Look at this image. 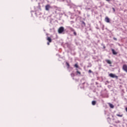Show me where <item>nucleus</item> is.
<instances>
[{
  "instance_id": "nucleus-18",
  "label": "nucleus",
  "mask_w": 127,
  "mask_h": 127,
  "mask_svg": "<svg viewBox=\"0 0 127 127\" xmlns=\"http://www.w3.org/2000/svg\"><path fill=\"white\" fill-rule=\"evenodd\" d=\"M73 34L75 36L77 35V33H76V31H75V30L73 31Z\"/></svg>"
},
{
  "instance_id": "nucleus-26",
  "label": "nucleus",
  "mask_w": 127,
  "mask_h": 127,
  "mask_svg": "<svg viewBox=\"0 0 127 127\" xmlns=\"http://www.w3.org/2000/svg\"><path fill=\"white\" fill-rule=\"evenodd\" d=\"M78 13H79V14H81V12L78 11Z\"/></svg>"
},
{
  "instance_id": "nucleus-4",
  "label": "nucleus",
  "mask_w": 127,
  "mask_h": 127,
  "mask_svg": "<svg viewBox=\"0 0 127 127\" xmlns=\"http://www.w3.org/2000/svg\"><path fill=\"white\" fill-rule=\"evenodd\" d=\"M123 70H124V71H126V73H127V64L123 65Z\"/></svg>"
},
{
  "instance_id": "nucleus-17",
  "label": "nucleus",
  "mask_w": 127,
  "mask_h": 127,
  "mask_svg": "<svg viewBox=\"0 0 127 127\" xmlns=\"http://www.w3.org/2000/svg\"><path fill=\"white\" fill-rule=\"evenodd\" d=\"M107 120H108V122L109 123V124H110V122H111V119L110 118H107Z\"/></svg>"
},
{
  "instance_id": "nucleus-7",
  "label": "nucleus",
  "mask_w": 127,
  "mask_h": 127,
  "mask_svg": "<svg viewBox=\"0 0 127 127\" xmlns=\"http://www.w3.org/2000/svg\"><path fill=\"white\" fill-rule=\"evenodd\" d=\"M105 21L106 22H107V23H110V18H109V17H105Z\"/></svg>"
},
{
  "instance_id": "nucleus-10",
  "label": "nucleus",
  "mask_w": 127,
  "mask_h": 127,
  "mask_svg": "<svg viewBox=\"0 0 127 127\" xmlns=\"http://www.w3.org/2000/svg\"><path fill=\"white\" fill-rule=\"evenodd\" d=\"M68 29H69L70 30V31L74 32L75 31V30L71 27H68Z\"/></svg>"
},
{
  "instance_id": "nucleus-2",
  "label": "nucleus",
  "mask_w": 127,
  "mask_h": 127,
  "mask_svg": "<svg viewBox=\"0 0 127 127\" xmlns=\"http://www.w3.org/2000/svg\"><path fill=\"white\" fill-rule=\"evenodd\" d=\"M109 75V77H111V78H115L116 79H118V78H119V77L117 75H116L114 73H110Z\"/></svg>"
},
{
  "instance_id": "nucleus-1",
  "label": "nucleus",
  "mask_w": 127,
  "mask_h": 127,
  "mask_svg": "<svg viewBox=\"0 0 127 127\" xmlns=\"http://www.w3.org/2000/svg\"><path fill=\"white\" fill-rule=\"evenodd\" d=\"M59 34H61L64 32V27H60L58 29Z\"/></svg>"
},
{
  "instance_id": "nucleus-24",
  "label": "nucleus",
  "mask_w": 127,
  "mask_h": 127,
  "mask_svg": "<svg viewBox=\"0 0 127 127\" xmlns=\"http://www.w3.org/2000/svg\"><path fill=\"white\" fill-rule=\"evenodd\" d=\"M70 23L71 24H73V23H74V21H70Z\"/></svg>"
},
{
  "instance_id": "nucleus-25",
  "label": "nucleus",
  "mask_w": 127,
  "mask_h": 127,
  "mask_svg": "<svg viewBox=\"0 0 127 127\" xmlns=\"http://www.w3.org/2000/svg\"><path fill=\"white\" fill-rule=\"evenodd\" d=\"M113 39H114V40H116V41H117V38H113Z\"/></svg>"
},
{
  "instance_id": "nucleus-13",
  "label": "nucleus",
  "mask_w": 127,
  "mask_h": 127,
  "mask_svg": "<svg viewBox=\"0 0 127 127\" xmlns=\"http://www.w3.org/2000/svg\"><path fill=\"white\" fill-rule=\"evenodd\" d=\"M109 106L111 109H114V105L111 103H109Z\"/></svg>"
},
{
  "instance_id": "nucleus-12",
  "label": "nucleus",
  "mask_w": 127,
  "mask_h": 127,
  "mask_svg": "<svg viewBox=\"0 0 127 127\" xmlns=\"http://www.w3.org/2000/svg\"><path fill=\"white\" fill-rule=\"evenodd\" d=\"M116 116H117V117H119L120 118H123L124 115H123V114H117Z\"/></svg>"
},
{
  "instance_id": "nucleus-6",
  "label": "nucleus",
  "mask_w": 127,
  "mask_h": 127,
  "mask_svg": "<svg viewBox=\"0 0 127 127\" xmlns=\"http://www.w3.org/2000/svg\"><path fill=\"white\" fill-rule=\"evenodd\" d=\"M111 50L113 55H117V54H118V53H117L114 49H112Z\"/></svg>"
},
{
  "instance_id": "nucleus-19",
  "label": "nucleus",
  "mask_w": 127,
  "mask_h": 127,
  "mask_svg": "<svg viewBox=\"0 0 127 127\" xmlns=\"http://www.w3.org/2000/svg\"><path fill=\"white\" fill-rule=\"evenodd\" d=\"M92 70L91 69H89L88 71V73H92Z\"/></svg>"
},
{
  "instance_id": "nucleus-20",
  "label": "nucleus",
  "mask_w": 127,
  "mask_h": 127,
  "mask_svg": "<svg viewBox=\"0 0 127 127\" xmlns=\"http://www.w3.org/2000/svg\"><path fill=\"white\" fill-rule=\"evenodd\" d=\"M74 75H75L74 74V73H71V77H74Z\"/></svg>"
},
{
  "instance_id": "nucleus-5",
  "label": "nucleus",
  "mask_w": 127,
  "mask_h": 127,
  "mask_svg": "<svg viewBox=\"0 0 127 127\" xmlns=\"http://www.w3.org/2000/svg\"><path fill=\"white\" fill-rule=\"evenodd\" d=\"M81 25L82 26V27H86V23H85V22H84V21H81Z\"/></svg>"
},
{
  "instance_id": "nucleus-8",
  "label": "nucleus",
  "mask_w": 127,
  "mask_h": 127,
  "mask_svg": "<svg viewBox=\"0 0 127 127\" xmlns=\"http://www.w3.org/2000/svg\"><path fill=\"white\" fill-rule=\"evenodd\" d=\"M47 40L49 42H52V39H51V38L50 37H47Z\"/></svg>"
},
{
  "instance_id": "nucleus-23",
  "label": "nucleus",
  "mask_w": 127,
  "mask_h": 127,
  "mask_svg": "<svg viewBox=\"0 0 127 127\" xmlns=\"http://www.w3.org/2000/svg\"><path fill=\"white\" fill-rule=\"evenodd\" d=\"M51 42H47V45H50V43H51Z\"/></svg>"
},
{
  "instance_id": "nucleus-16",
  "label": "nucleus",
  "mask_w": 127,
  "mask_h": 127,
  "mask_svg": "<svg viewBox=\"0 0 127 127\" xmlns=\"http://www.w3.org/2000/svg\"><path fill=\"white\" fill-rule=\"evenodd\" d=\"M66 66H67V68H69L70 67V64H69V63L66 62Z\"/></svg>"
},
{
  "instance_id": "nucleus-14",
  "label": "nucleus",
  "mask_w": 127,
  "mask_h": 127,
  "mask_svg": "<svg viewBox=\"0 0 127 127\" xmlns=\"http://www.w3.org/2000/svg\"><path fill=\"white\" fill-rule=\"evenodd\" d=\"M74 67H75V68H79V65H78V64H74Z\"/></svg>"
},
{
  "instance_id": "nucleus-28",
  "label": "nucleus",
  "mask_w": 127,
  "mask_h": 127,
  "mask_svg": "<svg viewBox=\"0 0 127 127\" xmlns=\"http://www.w3.org/2000/svg\"><path fill=\"white\" fill-rule=\"evenodd\" d=\"M107 0V1H110V0Z\"/></svg>"
},
{
  "instance_id": "nucleus-22",
  "label": "nucleus",
  "mask_w": 127,
  "mask_h": 127,
  "mask_svg": "<svg viewBox=\"0 0 127 127\" xmlns=\"http://www.w3.org/2000/svg\"><path fill=\"white\" fill-rule=\"evenodd\" d=\"M112 9H113L114 12H115V11H116V9H115V8L113 7Z\"/></svg>"
},
{
  "instance_id": "nucleus-3",
  "label": "nucleus",
  "mask_w": 127,
  "mask_h": 127,
  "mask_svg": "<svg viewBox=\"0 0 127 127\" xmlns=\"http://www.w3.org/2000/svg\"><path fill=\"white\" fill-rule=\"evenodd\" d=\"M51 8V6H50L49 4H47L45 6V9L47 11H49V9H50Z\"/></svg>"
},
{
  "instance_id": "nucleus-15",
  "label": "nucleus",
  "mask_w": 127,
  "mask_h": 127,
  "mask_svg": "<svg viewBox=\"0 0 127 127\" xmlns=\"http://www.w3.org/2000/svg\"><path fill=\"white\" fill-rule=\"evenodd\" d=\"M76 74H77V75H81V72H80V71L77 70Z\"/></svg>"
},
{
  "instance_id": "nucleus-21",
  "label": "nucleus",
  "mask_w": 127,
  "mask_h": 127,
  "mask_svg": "<svg viewBox=\"0 0 127 127\" xmlns=\"http://www.w3.org/2000/svg\"><path fill=\"white\" fill-rule=\"evenodd\" d=\"M73 5L74 8H77V6H76L75 5Z\"/></svg>"
},
{
  "instance_id": "nucleus-27",
  "label": "nucleus",
  "mask_w": 127,
  "mask_h": 127,
  "mask_svg": "<svg viewBox=\"0 0 127 127\" xmlns=\"http://www.w3.org/2000/svg\"><path fill=\"white\" fill-rule=\"evenodd\" d=\"M125 110H126V112H127V107L126 108Z\"/></svg>"
},
{
  "instance_id": "nucleus-29",
  "label": "nucleus",
  "mask_w": 127,
  "mask_h": 127,
  "mask_svg": "<svg viewBox=\"0 0 127 127\" xmlns=\"http://www.w3.org/2000/svg\"><path fill=\"white\" fill-rule=\"evenodd\" d=\"M82 84H85V82H83Z\"/></svg>"
},
{
  "instance_id": "nucleus-11",
  "label": "nucleus",
  "mask_w": 127,
  "mask_h": 127,
  "mask_svg": "<svg viewBox=\"0 0 127 127\" xmlns=\"http://www.w3.org/2000/svg\"><path fill=\"white\" fill-rule=\"evenodd\" d=\"M96 103H97V102L96 101H93L92 102V106H95V105H96Z\"/></svg>"
},
{
  "instance_id": "nucleus-9",
  "label": "nucleus",
  "mask_w": 127,
  "mask_h": 127,
  "mask_svg": "<svg viewBox=\"0 0 127 127\" xmlns=\"http://www.w3.org/2000/svg\"><path fill=\"white\" fill-rule=\"evenodd\" d=\"M105 61L108 64H112V62L109 60H105Z\"/></svg>"
}]
</instances>
